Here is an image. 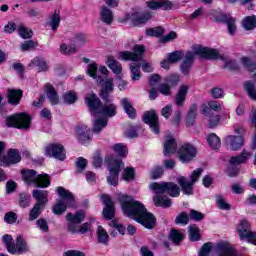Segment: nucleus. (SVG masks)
Masks as SVG:
<instances>
[{"label": "nucleus", "instance_id": "obj_1", "mask_svg": "<svg viewBox=\"0 0 256 256\" xmlns=\"http://www.w3.org/2000/svg\"><path fill=\"white\" fill-rule=\"evenodd\" d=\"M118 201L127 217L135 219L137 223H140L146 229H153L155 226V216L147 212V208H145L143 203L125 194H118Z\"/></svg>", "mask_w": 256, "mask_h": 256}, {"label": "nucleus", "instance_id": "obj_2", "mask_svg": "<svg viewBox=\"0 0 256 256\" xmlns=\"http://www.w3.org/2000/svg\"><path fill=\"white\" fill-rule=\"evenodd\" d=\"M150 189L156 193V196L153 197L156 207H171V199L162 197L161 195H163V193H167L170 197H179L181 193L179 186L173 182H154L150 185Z\"/></svg>", "mask_w": 256, "mask_h": 256}, {"label": "nucleus", "instance_id": "obj_3", "mask_svg": "<svg viewBox=\"0 0 256 256\" xmlns=\"http://www.w3.org/2000/svg\"><path fill=\"white\" fill-rule=\"evenodd\" d=\"M195 55H199L201 59L207 60L221 59V55L217 49L193 46L192 52L189 51L185 54V58L180 65V71L183 75H187L191 71V67H193V63H195Z\"/></svg>", "mask_w": 256, "mask_h": 256}, {"label": "nucleus", "instance_id": "obj_4", "mask_svg": "<svg viewBox=\"0 0 256 256\" xmlns=\"http://www.w3.org/2000/svg\"><path fill=\"white\" fill-rule=\"evenodd\" d=\"M143 53H145V47L143 45L136 44L133 47V52L122 51L118 54V59L122 61H133L134 64L130 65V71L132 73V81H139L141 79V59H143Z\"/></svg>", "mask_w": 256, "mask_h": 256}, {"label": "nucleus", "instance_id": "obj_5", "mask_svg": "<svg viewBox=\"0 0 256 256\" xmlns=\"http://www.w3.org/2000/svg\"><path fill=\"white\" fill-rule=\"evenodd\" d=\"M86 73L87 75H89V77L95 79L98 85H101V99H103V101H109V95H111V93H113L115 89V84H113V78H107L106 81H104L103 78L97 74V63L95 62L88 64L86 68Z\"/></svg>", "mask_w": 256, "mask_h": 256}, {"label": "nucleus", "instance_id": "obj_6", "mask_svg": "<svg viewBox=\"0 0 256 256\" xmlns=\"http://www.w3.org/2000/svg\"><path fill=\"white\" fill-rule=\"evenodd\" d=\"M57 193L61 197L60 200L56 202V204L52 208V213L54 215H63L67 211V208L77 209V202H75V196L71 191L58 187Z\"/></svg>", "mask_w": 256, "mask_h": 256}, {"label": "nucleus", "instance_id": "obj_7", "mask_svg": "<svg viewBox=\"0 0 256 256\" xmlns=\"http://www.w3.org/2000/svg\"><path fill=\"white\" fill-rule=\"evenodd\" d=\"M22 179L27 185H34L41 189H45L51 185L49 174H37L35 170H22Z\"/></svg>", "mask_w": 256, "mask_h": 256}, {"label": "nucleus", "instance_id": "obj_8", "mask_svg": "<svg viewBox=\"0 0 256 256\" xmlns=\"http://www.w3.org/2000/svg\"><path fill=\"white\" fill-rule=\"evenodd\" d=\"M106 161L108 163L109 170L107 183L113 187H117L119 185V173L123 171L125 164H123V161L114 159L112 157L107 158Z\"/></svg>", "mask_w": 256, "mask_h": 256}, {"label": "nucleus", "instance_id": "obj_9", "mask_svg": "<svg viewBox=\"0 0 256 256\" xmlns=\"http://www.w3.org/2000/svg\"><path fill=\"white\" fill-rule=\"evenodd\" d=\"M7 127H14L15 129H31V116L27 113H18L6 118Z\"/></svg>", "mask_w": 256, "mask_h": 256}, {"label": "nucleus", "instance_id": "obj_10", "mask_svg": "<svg viewBox=\"0 0 256 256\" xmlns=\"http://www.w3.org/2000/svg\"><path fill=\"white\" fill-rule=\"evenodd\" d=\"M4 153L5 143L0 141V161L2 165L9 167V165H17V163L21 162V153H19V150L10 148L6 156L3 155Z\"/></svg>", "mask_w": 256, "mask_h": 256}, {"label": "nucleus", "instance_id": "obj_11", "mask_svg": "<svg viewBox=\"0 0 256 256\" xmlns=\"http://www.w3.org/2000/svg\"><path fill=\"white\" fill-rule=\"evenodd\" d=\"M237 231L240 239H248V243L256 245V232L251 231V224L249 221H240Z\"/></svg>", "mask_w": 256, "mask_h": 256}, {"label": "nucleus", "instance_id": "obj_12", "mask_svg": "<svg viewBox=\"0 0 256 256\" xmlns=\"http://www.w3.org/2000/svg\"><path fill=\"white\" fill-rule=\"evenodd\" d=\"M85 105H87L92 117H99V109H101V99L97 97V94L90 92L84 99Z\"/></svg>", "mask_w": 256, "mask_h": 256}, {"label": "nucleus", "instance_id": "obj_13", "mask_svg": "<svg viewBox=\"0 0 256 256\" xmlns=\"http://www.w3.org/2000/svg\"><path fill=\"white\" fill-rule=\"evenodd\" d=\"M66 220L68 222V231L70 233H77L78 225L85 221V211L78 210L75 214L69 212L66 215Z\"/></svg>", "mask_w": 256, "mask_h": 256}, {"label": "nucleus", "instance_id": "obj_14", "mask_svg": "<svg viewBox=\"0 0 256 256\" xmlns=\"http://www.w3.org/2000/svg\"><path fill=\"white\" fill-rule=\"evenodd\" d=\"M45 155L47 157H54L58 161H65L67 155L65 154V147L61 144H50L45 148Z\"/></svg>", "mask_w": 256, "mask_h": 256}, {"label": "nucleus", "instance_id": "obj_15", "mask_svg": "<svg viewBox=\"0 0 256 256\" xmlns=\"http://www.w3.org/2000/svg\"><path fill=\"white\" fill-rule=\"evenodd\" d=\"M178 155L182 163H189L197 156V149L191 144H184L181 146Z\"/></svg>", "mask_w": 256, "mask_h": 256}, {"label": "nucleus", "instance_id": "obj_16", "mask_svg": "<svg viewBox=\"0 0 256 256\" xmlns=\"http://www.w3.org/2000/svg\"><path fill=\"white\" fill-rule=\"evenodd\" d=\"M143 121L149 125L155 135H159V116L157 112L151 110L144 113Z\"/></svg>", "mask_w": 256, "mask_h": 256}, {"label": "nucleus", "instance_id": "obj_17", "mask_svg": "<svg viewBox=\"0 0 256 256\" xmlns=\"http://www.w3.org/2000/svg\"><path fill=\"white\" fill-rule=\"evenodd\" d=\"M216 256H241L231 244L227 242H220L215 248Z\"/></svg>", "mask_w": 256, "mask_h": 256}, {"label": "nucleus", "instance_id": "obj_18", "mask_svg": "<svg viewBox=\"0 0 256 256\" xmlns=\"http://www.w3.org/2000/svg\"><path fill=\"white\" fill-rule=\"evenodd\" d=\"M76 139L82 145H89L91 143V129L86 125L76 127Z\"/></svg>", "mask_w": 256, "mask_h": 256}, {"label": "nucleus", "instance_id": "obj_19", "mask_svg": "<svg viewBox=\"0 0 256 256\" xmlns=\"http://www.w3.org/2000/svg\"><path fill=\"white\" fill-rule=\"evenodd\" d=\"M101 199L105 205L103 209L104 219H107V221H111V219L115 217V204H113V201H111V197H109L108 195H102Z\"/></svg>", "mask_w": 256, "mask_h": 256}, {"label": "nucleus", "instance_id": "obj_20", "mask_svg": "<svg viewBox=\"0 0 256 256\" xmlns=\"http://www.w3.org/2000/svg\"><path fill=\"white\" fill-rule=\"evenodd\" d=\"M11 255H24L25 253H29V245L23 236L18 235L16 237V243L12 248Z\"/></svg>", "mask_w": 256, "mask_h": 256}, {"label": "nucleus", "instance_id": "obj_21", "mask_svg": "<svg viewBox=\"0 0 256 256\" xmlns=\"http://www.w3.org/2000/svg\"><path fill=\"white\" fill-rule=\"evenodd\" d=\"M148 9L152 11H157V9H164V11H169L173 9V2L169 0H151L146 2Z\"/></svg>", "mask_w": 256, "mask_h": 256}, {"label": "nucleus", "instance_id": "obj_22", "mask_svg": "<svg viewBox=\"0 0 256 256\" xmlns=\"http://www.w3.org/2000/svg\"><path fill=\"white\" fill-rule=\"evenodd\" d=\"M188 94H189V85L187 84L181 85L175 95L174 104L177 107H183V105H185V101H187Z\"/></svg>", "mask_w": 256, "mask_h": 256}, {"label": "nucleus", "instance_id": "obj_23", "mask_svg": "<svg viewBox=\"0 0 256 256\" xmlns=\"http://www.w3.org/2000/svg\"><path fill=\"white\" fill-rule=\"evenodd\" d=\"M104 101L105 103L101 104L100 109L98 110V115H103V117H115V115H117V106L109 102V98Z\"/></svg>", "mask_w": 256, "mask_h": 256}, {"label": "nucleus", "instance_id": "obj_24", "mask_svg": "<svg viewBox=\"0 0 256 256\" xmlns=\"http://www.w3.org/2000/svg\"><path fill=\"white\" fill-rule=\"evenodd\" d=\"M250 157H253V153L243 150L241 154L238 156H232L229 160L230 165L232 167H235L237 165L245 164L247 161H249Z\"/></svg>", "mask_w": 256, "mask_h": 256}, {"label": "nucleus", "instance_id": "obj_25", "mask_svg": "<svg viewBox=\"0 0 256 256\" xmlns=\"http://www.w3.org/2000/svg\"><path fill=\"white\" fill-rule=\"evenodd\" d=\"M225 143L232 151H239L243 147V137L230 135L226 137Z\"/></svg>", "mask_w": 256, "mask_h": 256}, {"label": "nucleus", "instance_id": "obj_26", "mask_svg": "<svg viewBox=\"0 0 256 256\" xmlns=\"http://www.w3.org/2000/svg\"><path fill=\"white\" fill-rule=\"evenodd\" d=\"M45 94L51 105H59V95H57V90H55L51 83L45 85Z\"/></svg>", "mask_w": 256, "mask_h": 256}, {"label": "nucleus", "instance_id": "obj_27", "mask_svg": "<svg viewBox=\"0 0 256 256\" xmlns=\"http://www.w3.org/2000/svg\"><path fill=\"white\" fill-rule=\"evenodd\" d=\"M177 183L181 187L184 195H193V185H195L193 182H189L187 178L180 176L177 179Z\"/></svg>", "mask_w": 256, "mask_h": 256}, {"label": "nucleus", "instance_id": "obj_28", "mask_svg": "<svg viewBox=\"0 0 256 256\" xmlns=\"http://www.w3.org/2000/svg\"><path fill=\"white\" fill-rule=\"evenodd\" d=\"M113 19H115L113 11H111L107 6H102L100 9V21L105 23V25H111V23H113Z\"/></svg>", "mask_w": 256, "mask_h": 256}, {"label": "nucleus", "instance_id": "obj_29", "mask_svg": "<svg viewBox=\"0 0 256 256\" xmlns=\"http://www.w3.org/2000/svg\"><path fill=\"white\" fill-rule=\"evenodd\" d=\"M106 64L116 75H121V73H123V66H121V63L117 61L115 57L107 56Z\"/></svg>", "mask_w": 256, "mask_h": 256}, {"label": "nucleus", "instance_id": "obj_30", "mask_svg": "<svg viewBox=\"0 0 256 256\" xmlns=\"http://www.w3.org/2000/svg\"><path fill=\"white\" fill-rule=\"evenodd\" d=\"M177 152V141L171 136L166 138L164 143V155L167 157L168 155H173V153Z\"/></svg>", "mask_w": 256, "mask_h": 256}, {"label": "nucleus", "instance_id": "obj_31", "mask_svg": "<svg viewBox=\"0 0 256 256\" xmlns=\"http://www.w3.org/2000/svg\"><path fill=\"white\" fill-rule=\"evenodd\" d=\"M48 195H49V192L47 190L36 189L32 191V197L36 199V203H39L43 207H45V205H47V202L49 201L47 199Z\"/></svg>", "mask_w": 256, "mask_h": 256}, {"label": "nucleus", "instance_id": "obj_32", "mask_svg": "<svg viewBox=\"0 0 256 256\" xmlns=\"http://www.w3.org/2000/svg\"><path fill=\"white\" fill-rule=\"evenodd\" d=\"M120 103H121V107H123V109H124L125 113L128 115V117L130 119H135L137 112L135 111L133 104H131V99L122 98Z\"/></svg>", "mask_w": 256, "mask_h": 256}, {"label": "nucleus", "instance_id": "obj_33", "mask_svg": "<svg viewBox=\"0 0 256 256\" xmlns=\"http://www.w3.org/2000/svg\"><path fill=\"white\" fill-rule=\"evenodd\" d=\"M29 67H37L39 72L49 71V66L47 65V61H45L41 57H35L29 64Z\"/></svg>", "mask_w": 256, "mask_h": 256}, {"label": "nucleus", "instance_id": "obj_34", "mask_svg": "<svg viewBox=\"0 0 256 256\" xmlns=\"http://www.w3.org/2000/svg\"><path fill=\"white\" fill-rule=\"evenodd\" d=\"M23 97V91L21 90H8V103L11 105H19Z\"/></svg>", "mask_w": 256, "mask_h": 256}, {"label": "nucleus", "instance_id": "obj_35", "mask_svg": "<svg viewBox=\"0 0 256 256\" xmlns=\"http://www.w3.org/2000/svg\"><path fill=\"white\" fill-rule=\"evenodd\" d=\"M195 119H197V104L190 106L186 117L187 127H193L195 125Z\"/></svg>", "mask_w": 256, "mask_h": 256}, {"label": "nucleus", "instance_id": "obj_36", "mask_svg": "<svg viewBox=\"0 0 256 256\" xmlns=\"http://www.w3.org/2000/svg\"><path fill=\"white\" fill-rule=\"evenodd\" d=\"M108 120L107 118H96L93 121L92 132L101 133L105 127H107Z\"/></svg>", "mask_w": 256, "mask_h": 256}, {"label": "nucleus", "instance_id": "obj_37", "mask_svg": "<svg viewBox=\"0 0 256 256\" xmlns=\"http://www.w3.org/2000/svg\"><path fill=\"white\" fill-rule=\"evenodd\" d=\"M96 235L98 243H101L102 245H107V243H109V234L104 227L98 226Z\"/></svg>", "mask_w": 256, "mask_h": 256}, {"label": "nucleus", "instance_id": "obj_38", "mask_svg": "<svg viewBox=\"0 0 256 256\" xmlns=\"http://www.w3.org/2000/svg\"><path fill=\"white\" fill-rule=\"evenodd\" d=\"M43 209H45V206H42L40 203H36L29 212V221L39 219V215L43 213Z\"/></svg>", "mask_w": 256, "mask_h": 256}, {"label": "nucleus", "instance_id": "obj_39", "mask_svg": "<svg viewBox=\"0 0 256 256\" xmlns=\"http://www.w3.org/2000/svg\"><path fill=\"white\" fill-rule=\"evenodd\" d=\"M207 142L209 147H211L214 151L221 147V139L215 133H211L207 136Z\"/></svg>", "mask_w": 256, "mask_h": 256}, {"label": "nucleus", "instance_id": "obj_40", "mask_svg": "<svg viewBox=\"0 0 256 256\" xmlns=\"http://www.w3.org/2000/svg\"><path fill=\"white\" fill-rule=\"evenodd\" d=\"M71 41L72 45H75V47L79 49V47H82V45L87 43V37L83 33H77L71 38Z\"/></svg>", "mask_w": 256, "mask_h": 256}, {"label": "nucleus", "instance_id": "obj_41", "mask_svg": "<svg viewBox=\"0 0 256 256\" xmlns=\"http://www.w3.org/2000/svg\"><path fill=\"white\" fill-rule=\"evenodd\" d=\"M242 25L244 29H246V31H253V29H255L256 27V16L252 15L245 17L242 22Z\"/></svg>", "mask_w": 256, "mask_h": 256}, {"label": "nucleus", "instance_id": "obj_42", "mask_svg": "<svg viewBox=\"0 0 256 256\" xmlns=\"http://www.w3.org/2000/svg\"><path fill=\"white\" fill-rule=\"evenodd\" d=\"M60 53H62V55H74V53H77V46H75L73 43L70 45L61 44Z\"/></svg>", "mask_w": 256, "mask_h": 256}, {"label": "nucleus", "instance_id": "obj_43", "mask_svg": "<svg viewBox=\"0 0 256 256\" xmlns=\"http://www.w3.org/2000/svg\"><path fill=\"white\" fill-rule=\"evenodd\" d=\"M149 19H151V13L145 12L143 16L132 18V23L135 27H139V25H145Z\"/></svg>", "mask_w": 256, "mask_h": 256}, {"label": "nucleus", "instance_id": "obj_44", "mask_svg": "<svg viewBox=\"0 0 256 256\" xmlns=\"http://www.w3.org/2000/svg\"><path fill=\"white\" fill-rule=\"evenodd\" d=\"M62 99L66 105H73L77 101V94L75 91H68L63 94Z\"/></svg>", "mask_w": 256, "mask_h": 256}, {"label": "nucleus", "instance_id": "obj_45", "mask_svg": "<svg viewBox=\"0 0 256 256\" xmlns=\"http://www.w3.org/2000/svg\"><path fill=\"white\" fill-rule=\"evenodd\" d=\"M60 23H61V16L59 15V10H56L49 22V25L52 31L57 30L59 28Z\"/></svg>", "mask_w": 256, "mask_h": 256}, {"label": "nucleus", "instance_id": "obj_46", "mask_svg": "<svg viewBox=\"0 0 256 256\" xmlns=\"http://www.w3.org/2000/svg\"><path fill=\"white\" fill-rule=\"evenodd\" d=\"M2 243L5 245L8 253L12 252L13 247L15 246V241H13V236L5 234L2 236Z\"/></svg>", "mask_w": 256, "mask_h": 256}, {"label": "nucleus", "instance_id": "obj_47", "mask_svg": "<svg viewBox=\"0 0 256 256\" xmlns=\"http://www.w3.org/2000/svg\"><path fill=\"white\" fill-rule=\"evenodd\" d=\"M240 63H242L243 67L248 71H255L256 70V63L251 61V58L244 56L240 59Z\"/></svg>", "mask_w": 256, "mask_h": 256}, {"label": "nucleus", "instance_id": "obj_48", "mask_svg": "<svg viewBox=\"0 0 256 256\" xmlns=\"http://www.w3.org/2000/svg\"><path fill=\"white\" fill-rule=\"evenodd\" d=\"M170 241L174 242L175 245H179L183 241V234L179 230L172 229L169 234Z\"/></svg>", "mask_w": 256, "mask_h": 256}, {"label": "nucleus", "instance_id": "obj_49", "mask_svg": "<svg viewBox=\"0 0 256 256\" xmlns=\"http://www.w3.org/2000/svg\"><path fill=\"white\" fill-rule=\"evenodd\" d=\"M112 149L118 157H127V146L124 144H115Z\"/></svg>", "mask_w": 256, "mask_h": 256}, {"label": "nucleus", "instance_id": "obj_50", "mask_svg": "<svg viewBox=\"0 0 256 256\" xmlns=\"http://www.w3.org/2000/svg\"><path fill=\"white\" fill-rule=\"evenodd\" d=\"M216 204L218 207L224 211H229L231 209V205L227 203L225 197L223 195H216Z\"/></svg>", "mask_w": 256, "mask_h": 256}, {"label": "nucleus", "instance_id": "obj_51", "mask_svg": "<svg viewBox=\"0 0 256 256\" xmlns=\"http://www.w3.org/2000/svg\"><path fill=\"white\" fill-rule=\"evenodd\" d=\"M122 179H124V181H128V182L133 181L135 179V169H133L131 167L125 168L122 173Z\"/></svg>", "mask_w": 256, "mask_h": 256}, {"label": "nucleus", "instance_id": "obj_52", "mask_svg": "<svg viewBox=\"0 0 256 256\" xmlns=\"http://www.w3.org/2000/svg\"><path fill=\"white\" fill-rule=\"evenodd\" d=\"M167 59L169 60V62L172 65H174L175 63H177L178 61L183 59V52H181V51H174L172 53H169L167 55Z\"/></svg>", "mask_w": 256, "mask_h": 256}, {"label": "nucleus", "instance_id": "obj_53", "mask_svg": "<svg viewBox=\"0 0 256 256\" xmlns=\"http://www.w3.org/2000/svg\"><path fill=\"white\" fill-rule=\"evenodd\" d=\"M189 238L190 241H199L201 235L199 234V227L192 225L189 227Z\"/></svg>", "mask_w": 256, "mask_h": 256}, {"label": "nucleus", "instance_id": "obj_54", "mask_svg": "<svg viewBox=\"0 0 256 256\" xmlns=\"http://www.w3.org/2000/svg\"><path fill=\"white\" fill-rule=\"evenodd\" d=\"M165 33L163 27H155L146 30V35L149 37H161Z\"/></svg>", "mask_w": 256, "mask_h": 256}, {"label": "nucleus", "instance_id": "obj_55", "mask_svg": "<svg viewBox=\"0 0 256 256\" xmlns=\"http://www.w3.org/2000/svg\"><path fill=\"white\" fill-rule=\"evenodd\" d=\"M30 201H31V195L27 193L20 194V199H19L20 207H23V209H25V207H29V205H31Z\"/></svg>", "mask_w": 256, "mask_h": 256}, {"label": "nucleus", "instance_id": "obj_56", "mask_svg": "<svg viewBox=\"0 0 256 256\" xmlns=\"http://www.w3.org/2000/svg\"><path fill=\"white\" fill-rule=\"evenodd\" d=\"M18 33L22 39H31L33 37V31L27 29L25 26L21 25L18 27Z\"/></svg>", "mask_w": 256, "mask_h": 256}, {"label": "nucleus", "instance_id": "obj_57", "mask_svg": "<svg viewBox=\"0 0 256 256\" xmlns=\"http://www.w3.org/2000/svg\"><path fill=\"white\" fill-rule=\"evenodd\" d=\"M36 227L42 231V233H49V224L45 218H40L36 221Z\"/></svg>", "mask_w": 256, "mask_h": 256}, {"label": "nucleus", "instance_id": "obj_58", "mask_svg": "<svg viewBox=\"0 0 256 256\" xmlns=\"http://www.w3.org/2000/svg\"><path fill=\"white\" fill-rule=\"evenodd\" d=\"M220 121H221L220 115L211 114L208 118V127L210 129H213V128L217 127V125H219Z\"/></svg>", "mask_w": 256, "mask_h": 256}, {"label": "nucleus", "instance_id": "obj_59", "mask_svg": "<svg viewBox=\"0 0 256 256\" xmlns=\"http://www.w3.org/2000/svg\"><path fill=\"white\" fill-rule=\"evenodd\" d=\"M176 225H187L189 223V215L187 212H181L175 219Z\"/></svg>", "mask_w": 256, "mask_h": 256}, {"label": "nucleus", "instance_id": "obj_60", "mask_svg": "<svg viewBox=\"0 0 256 256\" xmlns=\"http://www.w3.org/2000/svg\"><path fill=\"white\" fill-rule=\"evenodd\" d=\"M235 23H236V20L233 17H229V19L227 20L226 25L228 27L229 35H235L237 31V25Z\"/></svg>", "mask_w": 256, "mask_h": 256}, {"label": "nucleus", "instance_id": "obj_61", "mask_svg": "<svg viewBox=\"0 0 256 256\" xmlns=\"http://www.w3.org/2000/svg\"><path fill=\"white\" fill-rule=\"evenodd\" d=\"M213 249V245L211 242L205 243L199 251V256H209L211 255V250Z\"/></svg>", "mask_w": 256, "mask_h": 256}, {"label": "nucleus", "instance_id": "obj_62", "mask_svg": "<svg viewBox=\"0 0 256 256\" xmlns=\"http://www.w3.org/2000/svg\"><path fill=\"white\" fill-rule=\"evenodd\" d=\"M171 85L167 84V83H162L159 85L158 87V91L159 93H161V95H164L165 97H169V95H171Z\"/></svg>", "mask_w": 256, "mask_h": 256}, {"label": "nucleus", "instance_id": "obj_63", "mask_svg": "<svg viewBox=\"0 0 256 256\" xmlns=\"http://www.w3.org/2000/svg\"><path fill=\"white\" fill-rule=\"evenodd\" d=\"M4 221L8 225H13V223H17V214L15 212H7L4 215Z\"/></svg>", "mask_w": 256, "mask_h": 256}, {"label": "nucleus", "instance_id": "obj_64", "mask_svg": "<svg viewBox=\"0 0 256 256\" xmlns=\"http://www.w3.org/2000/svg\"><path fill=\"white\" fill-rule=\"evenodd\" d=\"M37 45V42L33 40H28L21 44V49L22 51H29L30 49H35Z\"/></svg>", "mask_w": 256, "mask_h": 256}]
</instances>
